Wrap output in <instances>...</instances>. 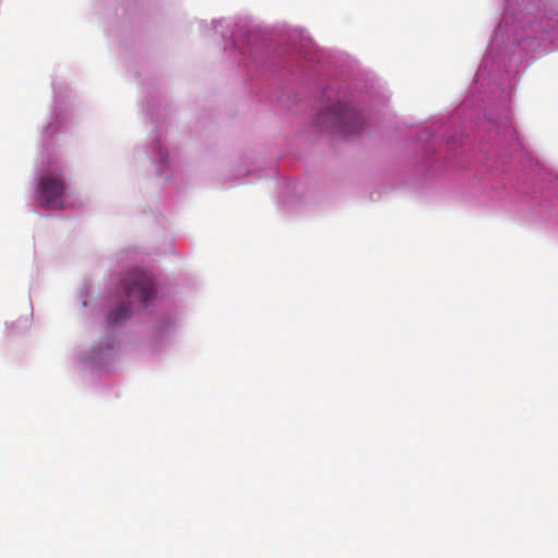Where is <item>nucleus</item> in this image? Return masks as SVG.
I'll return each instance as SVG.
<instances>
[{
	"label": "nucleus",
	"mask_w": 558,
	"mask_h": 558,
	"mask_svg": "<svg viewBox=\"0 0 558 558\" xmlns=\"http://www.w3.org/2000/svg\"><path fill=\"white\" fill-rule=\"evenodd\" d=\"M122 290L129 301L109 312L108 322L110 324H117L128 318L131 314L130 305L133 302L146 304L154 299L156 292L151 277L141 270H134L123 279Z\"/></svg>",
	"instance_id": "1"
},
{
	"label": "nucleus",
	"mask_w": 558,
	"mask_h": 558,
	"mask_svg": "<svg viewBox=\"0 0 558 558\" xmlns=\"http://www.w3.org/2000/svg\"><path fill=\"white\" fill-rule=\"evenodd\" d=\"M317 123L350 135L357 133L364 124L360 112L342 102H337L319 112Z\"/></svg>",
	"instance_id": "2"
},
{
	"label": "nucleus",
	"mask_w": 558,
	"mask_h": 558,
	"mask_svg": "<svg viewBox=\"0 0 558 558\" xmlns=\"http://www.w3.org/2000/svg\"><path fill=\"white\" fill-rule=\"evenodd\" d=\"M64 189V181L59 173L47 172L43 174L37 185V196L41 206L46 209L62 208Z\"/></svg>",
	"instance_id": "3"
}]
</instances>
